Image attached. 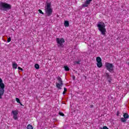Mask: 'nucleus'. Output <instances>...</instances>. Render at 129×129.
I'll return each instance as SVG.
<instances>
[{
	"mask_svg": "<svg viewBox=\"0 0 129 129\" xmlns=\"http://www.w3.org/2000/svg\"><path fill=\"white\" fill-rule=\"evenodd\" d=\"M45 12V17H50L53 14V9L51 6V3H46V5L44 7Z\"/></svg>",
	"mask_w": 129,
	"mask_h": 129,
	"instance_id": "f257e3e1",
	"label": "nucleus"
},
{
	"mask_svg": "<svg viewBox=\"0 0 129 129\" xmlns=\"http://www.w3.org/2000/svg\"><path fill=\"white\" fill-rule=\"evenodd\" d=\"M97 27L98 28V30L100 32H101V34L105 35V33H106V29L105 28V24L104 22H98V24L97 25Z\"/></svg>",
	"mask_w": 129,
	"mask_h": 129,
	"instance_id": "f03ea898",
	"label": "nucleus"
},
{
	"mask_svg": "<svg viewBox=\"0 0 129 129\" xmlns=\"http://www.w3.org/2000/svg\"><path fill=\"white\" fill-rule=\"evenodd\" d=\"M0 10L1 11H9V10H12V5L6 3L0 2Z\"/></svg>",
	"mask_w": 129,
	"mask_h": 129,
	"instance_id": "7ed1b4c3",
	"label": "nucleus"
},
{
	"mask_svg": "<svg viewBox=\"0 0 129 129\" xmlns=\"http://www.w3.org/2000/svg\"><path fill=\"white\" fill-rule=\"evenodd\" d=\"M105 67L106 70L110 72V73H113L114 71V66L112 63L109 62H105Z\"/></svg>",
	"mask_w": 129,
	"mask_h": 129,
	"instance_id": "20e7f679",
	"label": "nucleus"
},
{
	"mask_svg": "<svg viewBox=\"0 0 129 129\" xmlns=\"http://www.w3.org/2000/svg\"><path fill=\"white\" fill-rule=\"evenodd\" d=\"M5 94V84L3 83V80L0 78V99H2L3 95Z\"/></svg>",
	"mask_w": 129,
	"mask_h": 129,
	"instance_id": "39448f33",
	"label": "nucleus"
},
{
	"mask_svg": "<svg viewBox=\"0 0 129 129\" xmlns=\"http://www.w3.org/2000/svg\"><path fill=\"white\" fill-rule=\"evenodd\" d=\"M56 41L57 44V47H59L60 49L64 47V44H63V43H65V40H64V38H56Z\"/></svg>",
	"mask_w": 129,
	"mask_h": 129,
	"instance_id": "423d86ee",
	"label": "nucleus"
},
{
	"mask_svg": "<svg viewBox=\"0 0 129 129\" xmlns=\"http://www.w3.org/2000/svg\"><path fill=\"white\" fill-rule=\"evenodd\" d=\"M57 80L58 83H56V86L58 89H62V87L63 86V81L62 79L59 77L56 78Z\"/></svg>",
	"mask_w": 129,
	"mask_h": 129,
	"instance_id": "0eeeda50",
	"label": "nucleus"
},
{
	"mask_svg": "<svg viewBox=\"0 0 129 129\" xmlns=\"http://www.w3.org/2000/svg\"><path fill=\"white\" fill-rule=\"evenodd\" d=\"M105 76L106 77L107 80L109 82V83H111L112 79H111V77H110V75H109V74L108 73H106L105 74Z\"/></svg>",
	"mask_w": 129,
	"mask_h": 129,
	"instance_id": "6e6552de",
	"label": "nucleus"
},
{
	"mask_svg": "<svg viewBox=\"0 0 129 129\" xmlns=\"http://www.w3.org/2000/svg\"><path fill=\"white\" fill-rule=\"evenodd\" d=\"M12 113L13 114V118L15 120H17L18 119V111L17 110H13L12 111Z\"/></svg>",
	"mask_w": 129,
	"mask_h": 129,
	"instance_id": "1a4fd4ad",
	"label": "nucleus"
},
{
	"mask_svg": "<svg viewBox=\"0 0 129 129\" xmlns=\"http://www.w3.org/2000/svg\"><path fill=\"white\" fill-rule=\"evenodd\" d=\"M90 5V2H89V3H87V1H86L84 4L82 5L83 8H87L88 7V5Z\"/></svg>",
	"mask_w": 129,
	"mask_h": 129,
	"instance_id": "9d476101",
	"label": "nucleus"
},
{
	"mask_svg": "<svg viewBox=\"0 0 129 129\" xmlns=\"http://www.w3.org/2000/svg\"><path fill=\"white\" fill-rule=\"evenodd\" d=\"M124 118H126V119H127V118H129V115L127 113H124L123 115Z\"/></svg>",
	"mask_w": 129,
	"mask_h": 129,
	"instance_id": "9b49d317",
	"label": "nucleus"
},
{
	"mask_svg": "<svg viewBox=\"0 0 129 129\" xmlns=\"http://www.w3.org/2000/svg\"><path fill=\"white\" fill-rule=\"evenodd\" d=\"M12 67L14 69H17L18 68V64H17L16 63H13L12 64Z\"/></svg>",
	"mask_w": 129,
	"mask_h": 129,
	"instance_id": "f8f14e48",
	"label": "nucleus"
},
{
	"mask_svg": "<svg viewBox=\"0 0 129 129\" xmlns=\"http://www.w3.org/2000/svg\"><path fill=\"white\" fill-rule=\"evenodd\" d=\"M97 65L99 68H101L102 67V62L101 61L97 62Z\"/></svg>",
	"mask_w": 129,
	"mask_h": 129,
	"instance_id": "ddd939ff",
	"label": "nucleus"
},
{
	"mask_svg": "<svg viewBox=\"0 0 129 129\" xmlns=\"http://www.w3.org/2000/svg\"><path fill=\"white\" fill-rule=\"evenodd\" d=\"M64 27H69V21H65L64 23Z\"/></svg>",
	"mask_w": 129,
	"mask_h": 129,
	"instance_id": "4468645a",
	"label": "nucleus"
},
{
	"mask_svg": "<svg viewBox=\"0 0 129 129\" xmlns=\"http://www.w3.org/2000/svg\"><path fill=\"white\" fill-rule=\"evenodd\" d=\"M27 129H34V127L32 125L29 124L27 126Z\"/></svg>",
	"mask_w": 129,
	"mask_h": 129,
	"instance_id": "2eb2a0df",
	"label": "nucleus"
},
{
	"mask_svg": "<svg viewBox=\"0 0 129 129\" xmlns=\"http://www.w3.org/2000/svg\"><path fill=\"white\" fill-rule=\"evenodd\" d=\"M96 61L97 62V63L99 62H101V58H100V57L98 56L96 58Z\"/></svg>",
	"mask_w": 129,
	"mask_h": 129,
	"instance_id": "dca6fc26",
	"label": "nucleus"
},
{
	"mask_svg": "<svg viewBox=\"0 0 129 129\" xmlns=\"http://www.w3.org/2000/svg\"><path fill=\"white\" fill-rule=\"evenodd\" d=\"M120 120H121V122H126V119L124 117L121 118Z\"/></svg>",
	"mask_w": 129,
	"mask_h": 129,
	"instance_id": "f3484780",
	"label": "nucleus"
},
{
	"mask_svg": "<svg viewBox=\"0 0 129 129\" xmlns=\"http://www.w3.org/2000/svg\"><path fill=\"white\" fill-rule=\"evenodd\" d=\"M35 69H37V70L39 69V68H40V66H39V64L36 63V64H35Z\"/></svg>",
	"mask_w": 129,
	"mask_h": 129,
	"instance_id": "a211bd4d",
	"label": "nucleus"
},
{
	"mask_svg": "<svg viewBox=\"0 0 129 129\" xmlns=\"http://www.w3.org/2000/svg\"><path fill=\"white\" fill-rule=\"evenodd\" d=\"M64 70L66 71H69V70H70V69H69V68L68 66H64Z\"/></svg>",
	"mask_w": 129,
	"mask_h": 129,
	"instance_id": "6ab92c4d",
	"label": "nucleus"
},
{
	"mask_svg": "<svg viewBox=\"0 0 129 129\" xmlns=\"http://www.w3.org/2000/svg\"><path fill=\"white\" fill-rule=\"evenodd\" d=\"M58 114H59V115H60L61 116H64V115H65L64 113H63V112H59L58 113Z\"/></svg>",
	"mask_w": 129,
	"mask_h": 129,
	"instance_id": "aec40b11",
	"label": "nucleus"
},
{
	"mask_svg": "<svg viewBox=\"0 0 129 129\" xmlns=\"http://www.w3.org/2000/svg\"><path fill=\"white\" fill-rule=\"evenodd\" d=\"M16 101L18 102V103H21V101L20 100V99L16 98Z\"/></svg>",
	"mask_w": 129,
	"mask_h": 129,
	"instance_id": "412c9836",
	"label": "nucleus"
},
{
	"mask_svg": "<svg viewBox=\"0 0 129 129\" xmlns=\"http://www.w3.org/2000/svg\"><path fill=\"white\" fill-rule=\"evenodd\" d=\"M11 41H12V38L11 37L8 38L7 39V42L8 43H10V42H11Z\"/></svg>",
	"mask_w": 129,
	"mask_h": 129,
	"instance_id": "4be33fe9",
	"label": "nucleus"
},
{
	"mask_svg": "<svg viewBox=\"0 0 129 129\" xmlns=\"http://www.w3.org/2000/svg\"><path fill=\"white\" fill-rule=\"evenodd\" d=\"M38 12H39L40 14H41V15H44V13L41 10V9H39L38 10Z\"/></svg>",
	"mask_w": 129,
	"mask_h": 129,
	"instance_id": "5701e85b",
	"label": "nucleus"
},
{
	"mask_svg": "<svg viewBox=\"0 0 129 129\" xmlns=\"http://www.w3.org/2000/svg\"><path fill=\"white\" fill-rule=\"evenodd\" d=\"M119 114H120V112H119V111H117L116 113L117 116H119Z\"/></svg>",
	"mask_w": 129,
	"mask_h": 129,
	"instance_id": "b1692460",
	"label": "nucleus"
},
{
	"mask_svg": "<svg viewBox=\"0 0 129 129\" xmlns=\"http://www.w3.org/2000/svg\"><path fill=\"white\" fill-rule=\"evenodd\" d=\"M87 4H88L89 3H91L92 2V0H86Z\"/></svg>",
	"mask_w": 129,
	"mask_h": 129,
	"instance_id": "393cba45",
	"label": "nucleus"
},
{
	"mask_svg": "<svg viewBox=\"0 0 129 129\" xmlns=\"http://www.w3.org/2000/svg\"><path fill=\"white\" fill-rule=\"evenodd\" d=\"M101 129H108V128L106 126H104L103 128H101Z\"/></svg>",
	"mask_w": 129,
	"mask_h": 129,
	"instance_id": "a878e982",
	"label": "nucleus"
},
{
	"mask_svg": "<svg viewBox=\"0 0 129 129\" xmlns=\"http://www.w3.org/2000/svg\"><path fill=\"white\" fill-rule=\"evenodd\" d=\"M76 63L77 64H80V61H76Z\"/></svg>",
	"mask_w": 129,
	"mask_h": 129,
	"instance_id": "bb28decb",
	"label": "nucleus"
},
{
	"mask_svg": "<svg viewBox=\"0 0 129 129\" xmlns=\"http://www.w3.org/2000/svg\"><path fill=\"white\" fill-rule=\"evenodd\" d=\"M18 69H19V70H22V71H23V69H22V68H21V67H18Z\"/></svg>",
	"mask_w": 129,
	"mask_h": 129,
	"instance_id": "cd10ccee",
	"label": "nucleus"
},
{
	"mask_svg": "<svg viewBox=\"0 0 129 129\" xmlns=\"http://www.w3.org/2000/svg\"><path fill=\"white\" fill-rule=\"evenodd\" d=\"M64 91L66 92V91H67V88H64Z\"/></svg>",
	"mask_w": 129,
	"mask_h": 129,
	"instance_id": "c85d7f7f",
	"label": "nucleus"
},
{
	"mask_svg": "<svg viewBox=\"0 0 129 129\" xmlns=\"http://www.w3.org/2000/svg\"><path fill=\"white\" fill-rule=\"evenodd\" d=\"M73 80H75V76H74L73 77Z\"/></svg>",
	"mask_w": 129,
	"mask_h": 129,
	"instance_id": "c756f323",
	"label": "nucleus"
},
{
	"mask_svg": "<svg viewBox=\"0 0 129 129\" xmlns=\"http://www.w3.org/2000/svg\"><path fill=\"white\" fill-rule=\"evenodd\" d=\"M66 92H65V91H63V93H62L63 95H65V94L66 93Z\"/></svg>",
	"mask_w": 129,
	"mask_h": 129,
	"instance_id": "7c9ffc66",
	"label": "nucleus"
},
{
	"mask_svg": "<svg viewBox=\"0 0 129 129\" xmlns=\"http://www.w3.org/2000/svg\"><path fill=\"white\" fill-rule=\"evenodd\" d=\"M90 107H91V108H92V107H93V105H90Z\"/></svg>",
	"mask_w": 129,
	"mask_h": 129,
	"instance_id": "2f4dec72",
	"label": "nucleus"
},
{
	"mask_svg": "<svg viewBox=\"0 0 129 129\" xmlns=\"http://www.w3.org/2000/svg\"><path fill=\"white\" fill-rule=\"evenodd\" d=\"M20 103V105H21V106H23V104H22V103Z\"/></svg>",
	"mask_w": 129,
	"mask_h": 129,
	"instance_id": "473e14b6",
	"label": "nucleus"
}]
</instances>
